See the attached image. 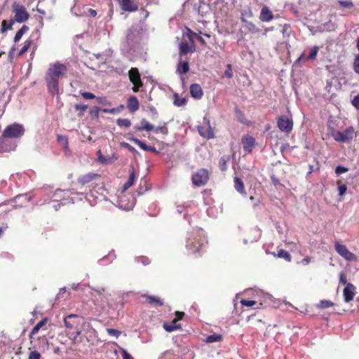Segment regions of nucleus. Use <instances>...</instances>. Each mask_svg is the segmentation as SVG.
Segmentation results:
<instances>
[{
    "mask_svg": "<svg viewBox=\"0 0 359 359\" xmlns=\"http://www.w3.org/2000/svg\"><path fill=\"white\" fill-rule=\"evenodd\" d=\"M64 323L67 329H75L79 325L81 318L78 315L70 314L64 318Z\"/></svg>",
    "mask_w": 359,
    "mask_h": 359,
    "instance_id": "9b49d317",
    "label": "nucleus"
},
{
    "mask_svg": "<svg viewBox=\"0 0 359 359\" xmlns=\"http://www.w3.org/2000/svg\"><path fill=\"white\" fill-rule=\"evenodd\" d=\"M81 95L86 100L95 99V95L90 92H83L81 93Z\"/></svg>",
    "mask_w": 359,
    "mask_h": 359,
    "instance_id": "09e8293b",
    "label": "nucleus"
},
{
    "mask_svg": "<svg viewBox=\"0 0 359 359\" xmlns=\"http://www.w3.org/2000/svg\"><path fill=\"white\" fill-rule=\"evenodd\" d=\"M11 11L14 15L13 18L14 22L22 23L26 22L29 18V14L26 10L25 7L19 2L15 1L13 4Z\"/></svg>",
    "mask_w": 359,
    "mask_h": 359,
    "instance_id": "20e7f679",
    "label": "nucleus"
},
{
    "mask_svg": "<svg viewBox=\"0 0 359 359\" xmlns=\"http://www.w3.org/2000/svg\"><path fill=\"white\" fill-rule=\"evenodd\" d=\"M339 283L346 285L348 283H347L346 278L344 272H341L339 274Z\"/></svg>",
    "mask_w": 359,
    "mask_h": 359,
    "instance_id": "052dcab7",
    "label": "nucleus"
},
{
    "mask_svg": "<svg viewBox=\"0 0 359 359\" xmlns=\"http://www.w3.org/2000/svg\"><path fill=\"white\" fill-rule=\"evenodd\" d=\"M144 31L140 25H136L130 28L126 36V41L121 45V50L123 54L128 53L142 39Z\"/></svg>",
    "mask_w": 359,
    "mask_h": 359,
    "instance_id": "f03ea898",
    "label": "nucleus"
},
{
    "mask_svg": "<svg viewBox=\"0 0 359 359\" xmlns=\"http://www.w3.org/2000/svg\"><path fill=\"white\" fill-rule=\"evenodd\" d=\"M198 132L203 137L210 139L214 137L213 130L211 128L210 121L206 118H203V125L198 127Z\"/></svg>",
    "mask_w": 359,
    "mask_h": 359,
    "instance_id": "9d476101",
    "label": "nucleus"
},
{
    "mask_svg": "<svg viewBox=\"0 0 359 359\" xmlns=\"http://www.w3.org/2000/svg\"><path fill=\"white\" fill-rule=\"evenodd\" d=\"M148 301L150 304L156 303L159 306H162L163 304L161 299L154 296H149L148 297Z\"/></svg>",
    "mask_w": 359,
    "mask_h": 359,
    "instance_id": "49530a36",
    "label": "nucleus"
},
{
    "mask_svg": "<svg viewBox=\"0 0 359 359\" xmlns=\"http://www.w3.org/2000/svg\"><path fill=\"white\" fill-rule=\"evenodd\" d=\"M229 161V156H224L221 157L219 161V166L222 171H225L227 169V162Z\"/></svg>",
    "mask_w": 359,
    "mask_h": 359,
    "instance_id": "2f4dec72",
    "label": "nucleus"
},
{
    "mask_svg": "<svg viewBox=\"0 0 359 359\" xmlns=\"http://www.w3.org/2000/svg\"><path fill=\"white\" fill-rule=\"evenodd\" d=\"M346 186L345 184H341L338 187L339 195L343 196L346 191Z\"/></svg>",
    "mask_w": 359,
    "mask_h": 359,
    "instance_id": "4d7b16f0",
    "label": "nucleus"
},
{
    "mask_svg": "<svg viewBox=\"0 0 359 359\" xmlns=\"http://www.w3.org/2000/svg\"><path fill=\"white\" fill-rule=\"evenodd\" d=\"M173 104L176 107H183L186 105L187 100L185 97H180L177 93L173 95Z\"/></svg>",
    "mask_w": 359,
    "mask_h": 359,
    "instance_id": "bb28decb",
    "label": "nucleus"
},
{
    "mask_svg": "<svg viewBox=\"0 0 359 359\" xmlns=\"http://www.w3.org/2000/svg\"><path fill=\"white\" fill-rule=\"evenodd\" d=\"M241 16L246 18H251L253 16L252 11L250 8L247 7L241 11Z\"/></svg>",
    "mask_w": 359,
    "mask_h": 359,
    "instance_id": "ea45409f",
    "label": "nucleus"
},
{
    "mask_svg": "<svg viewBox=\"0 0 359 359\" xmlns=\"http://www.w3.org/2000/svg\"><path fill=\"white\" fill-rule=\"evenodd\" d=\"M333 303L329 300H322L320 302L318 306L321 309H327L333 306Z\"/></svg>",
    "mask_w": 359,
    "mask_h": 359,
    "instance_id": "c03bdc74",
    "label": "nucleus"
},
{
    "mask_svg": "<svg viewBox=\"0 0 359 359\" xmlns=\"http://www.w3.org/2000/svg\"><path fill=\"white\" fill-rule=\"evenodd\" d=\"M221 339H222V336L220 334H214L208 336L205 339V342H207V343L217 342V341H219L221 340Z\"/></svg>",
    "mask_w": 359,
    "mask_h": 359,
    "instance_id": "f704fd0d",
    "label": "nucleus"
},
{
    "mask_svg": "<svg viewBox=\"0 0 359 359\" xmlns=\"http://www.w3.org/2000/svg\"><path fill=\"white\" fill-rule=\"evenodd\" d=\"M121 9L124 11L134 12L138 8L137 5L132 0H117Z\"/></svg>",
    "mask_w": 359,
    "mask_h": 359,
    "instance_id": "4468645a",
    "label": "nucleus"
},
{
    "mask_svg": "<svg viewBox=\"0 0 359 359\" xmlns=\"http://www.w3.org/2000/svg\"><path fill=\"white\" fill-rule=\"evenodd\" d=\"M280 32L284 37L289 36L291 32L290 26L287 24H285L284 25L282 26Z\"/></svg>",
    "mask_w": 359,
    "mask_h": 359,
    "instance_id": "a19ab883",
    "label": "nucleus"
},
{
    "mask_svg": "<svg viewBox=\"0 0 359 359\" xmlns=\"http://www.w3.org/2000/svg\"><path fill=\"white\" fill-rule=\"evenodd\" d=\"M163 328L169 332H173L175 330H179L181 328L180 325L177 324V320H173L172 322L170 324L168 323H164L163 324Z\"/></svg>",
    "mask_w": 359,
    "mask_h": 359,
    "instance_id": "a878e982",
    "label": "nucleus"
},
{
    "mask_svg": "<svg viewBox=\"0 0 359 359\" xmlns=\"http://www.w3.org/2000/svg\"><path fill=\"white\" fill-rule=\"evenodd\" d=\"M135 180V175L134 170L132 169L130 170V175L128 181L124 184L123 185V191H126L128 189H129L130 187H132L134 184Z\"/></svg>",
    "mask_w": 359,
    "mask_h": 359,
    "instance_id": "cd10ccee",
    "label": "nucleus"
},
{
    "mask_svg": "<svg viewBox=\"0 0 359 359\" xmlns=\"http://www.w3.org/2000/svg\"><path fill=\"white\" fill-rule=\"evenodd\" d=\"M116 123L119 127L126 128H128L131 125L130 121L126 118H118L116 121Z\"/></svg>",
    "mask_w": 359,
    "mask_h": 359,
    "instance_id": "c9c22d12",
    "label": "nucleus"
},
{
    "mask_svg": "<svg viewBox=\"0 0 359 359\" xmlns=\"http://www.w3.org/2000/svg\"><path fill=\"white\" fill-rule=\"evenodd\" d=\"M338 3L343 7L350 8L353 6V2L351 0H339Z\"/></svg>",
    "mask_w": 359,
    "mask_h": 359,
    "instance_id": "a18cd8bd",
    "label": "nucleus"
},
{
    "mask_svg": "<svg viewBox=\"0 0 359 359\" xmlns=\"http://www.w3.org/2000/svg\"><path fill=\"white\" fill-rule=\"evenodd\" d=\"M208 243L202 230L195 229L188 233L186 248L193 254L200 253Z\"/></svg>",
    "mask_w": 359,
    "mask_h": 359,
    "instance_id": "7ed1b4c3",
    "label": "nucleus"
},
{
    "mask_svg": "<svg viewBox=\"0 0 359 359\" xmlns=\"http://www.w3.org/2000/svg\"><path fill=\"white\" fill-rule=\"evenodd\" d=\"M47 322L46 318L42 319L41 321H39L32 330L30 332V337H32L33 335H35L38 333L39 330L46 325Z\"/></svg>",
    "mask_w": 359,
    "mask_h": 359,
    "instance_id": "7c9ffc66",
    "label": "nucleus"
},
{
    "mask_svg": "<svg viewBox=\"0 0 359 359\" xmlns=\"http://www.w3.org/2000/svg\"><path fill=\"white\" fill-rule=\"evenodd\" d=\"M224 75L227 78H231L233 76V72L231 65H227V69L224 72Z\"/></svg>",
    "mask_w": 359,
    "mask_h": 359,
    "instance_id": "6e6d98bb",
    "label": "nucleus"
},
{
    "mask_svg": "<svg viewBox=\"0 0 359 359\" xmlns=\"http://www.w3.org/2000/svg\"><path fill=\"white\" fill-rule=\"evenodd\" d=\"M128 140L130 141L134 142L137 146H139L144 151H151V152L156 153V154L158 153V151L156 150V149L155 147L147 145L144 142H142L141 140H140L137 138L129 137Z\"/></svg>",
    "mask_w": 359,
    "mask_h": 359,
    "instance_id": "dca6fc26",
    "label": "nucleus"
},
{
    "mask_svg": "<svg viewBox=\"0 0 359 359\" xmlns=\"http://www.w3.org/2000/svg\"><path fill=\"white\" fill-rule=\"evenodd\" d=\"M273 14L267 6H264L260 12L259 19L262 22H269L273 19Z\"/></svg>",
    "mask_w": 359,
    "mask_h": 359,
    "instance_id": "f3484780",
    "label": "nucleus"
},
{
    "mask_svg": "<svg viewBox=\"0 0 359 359\" xmlns=\"http://www.w3.org/2000/svg\"><path fill=\"white\" fill-rule=\"evenodd\" d=\"M318 47H317V46L313 47L311 49L309 55L306 57L305 60H311L315 59L316 55H317V54H318Z\"/></svg>",
    "mask_w": 359,
    "mask_h": 359,
    "instance_id": "e433bc0d",
    "label": "nucleus"
},
{
    "mask_svg": "<svg viewBox=\"0 0 359 359\" xmlns=\"http://www.w3.org/2000/svg\"><path fill=\"white\" fill-rule=\"evenodd\" d=\"M347 171H348V169L346 168L341 166V165H338L335 168V172L338 175H341L342 173H344V172H346Z\"/></svg>",
    "mask_w": 359,
    "mask_h": 359,
    "instance_id": "3c124183",
    "label": "nucleus"
},
{
    "mask_svg": "<svg viewBox=\"0 0 359 359\" xmlns=\"http://www.w3.org/2000/svg\"><path fill=\"white\" fill-rule=\"evenodd\" d=\"M278 127L281 131L290 132L293 127L292 120L284 116H280L278 120Z\"/></svg>",
    "mask_w": 359,
    "mask_h": 359,
    "instance_id": "f8f14e48",
    "label": "nucleus"
},
{
    "mask_svg": "<svg viewBox=\"0 0 359 359\" xmlns=\"http://www.w3.org/2000/svg\"><path fill=\"white\" fill-rule=\"evenodd\" d=\"M32 44V40H27L25 41V43H24V46L23 47L20 49V50L19 51L18 53V55H23L25 52H27V50H28V48H29V46H31Z\"/></svg>",
    "mask_w": 359,
    "mask_h": 359,
    "instance_id": "79ce46f5",
    "label": "nucleus"
},
{
    "mask_svg": "<svg viewBox=\"0 0 359 359\" xmlns=\"http://www.w3.org/2000/svg\"><path fill=\"white\" fill-rule=\"evenodd\" d=\"M127 107L130 112L138 110L140 104L137 98L135 96L130 97L128 100Z\"/></svg>",
    "mask_w": 359,
    "mask_h": 359,
    "instance_id": "412c9836",
    "label": "nucleus"
},
{
    "mask_svg": "<svg viewBox=\"0 0 359 359\" xmlns=\"http://www.w3.org/2000/svg\"><path fill=\"white\" fill-rule=\"evenodd\" d=\"M241 304L243 306L250 307L255 306L256 304V302L252 300L242 299L241 301Z\"/></svg>",
    "mask_w": 359,
    "mask_h": 359,
    "instance_id": "de8ad7c7",
    "label": "nucleus"
},
{
    "mask_svg": "<svg viewBox=\"0 0 359 359\" xmlns=\"http://www.w3.org/2000/svg\"><path fill=\"white\" fill-rule=\"evenodd\" d=\"M103 55V61L105 62L109 57L112 55V50L111 49L107 50L105 52L102 53Z\"/></svg>",
    "mask_w": 359,
    "mask_h": 359,
    "instance_id": "13d9d810",
    "label": "nucleus"
},
{
    "mask_svg": "<svg viewBox=\"0 0 359 359\" xmlns=\"http://www.w3.org/2000/svg\"><path fill=\"white\" fill-rule=\"evenodd\" d=\"M245 28L252 34L259 32L260 29L252 22H246Z\"/></svg>",
    "mask_w": 359,
    "mask_h": 359,
    "instance_id": "72a5a7b5",
    "label": "nucleus"
},
{
    "mask_svg": "<svg viewBox=\"0 0 359 359\" xmlns=\"http://www.w3.org/2000/svg\"><path fill=\"white\" fill-rule=\"evenodd\" d=\"M189 32L191 34H193V35H194L195 36H196V37H197V39H198V40L201 43V44H203V45H205V40H204V39H203L201 36H198V35H197L196 34H193V33L191 32V30H190V29H189Z\"/></svg>",
    "mask_w": 359,
    "mask_h": 359,
    "instance_id": "0e129e2a",
    "label": "nucleus"
},
{
    "mask_svg": "<svg viewBox=\"0 0 359 359\" xmlns=\"http://www.w3.org/2000/svg\"><path fill=\"white\" fill-rule=\"evenodd\" d=\"M98 156L97 161L102 164H109L116 161L118 158L115 154H112L111 156H104L101 150H98L97 152Z\"/></svg>",
    "mask_w": 359,
    "mask_h": 359,
    "instance_id": "2eb2a0df",
    "label": "nucleus"
},
{
    "mask_svg": "<svg viewBox=\"0 0 359 359\" xmlns=\"http://www.w3.org/2000/svg\"><path fill=\"white\" fill-rule=\"evenodd\" d=\"M121 146L123 147L127 148L129 151H130L133 153H137V150L133 146H131L130 144L127 142H122Z\"/></svg>",
    "mask_w": 359,
    "mask_h": 359,
    "instance_id": "5fc2aeb1",
    "label": "nucleus"
},
{
    "mask_svg": "<svg viewBox=\"0 0 359 359\" xmlns=\"http://www.w3.org/2000/svg\"><path fill=\"white\" fill-rule=\"evenodd\" d=\"M14 23L15 22L14 20L13 19H10L9 20H4L1 22V27L0 30L1 33L4 34L8 30L11 29Z\"/></svg>",
    "mask_w": 359,
    "mask_h": 359,
    "instance_id": "393cba45",
    "label": "nucleus"
},
{
    "mask_svg": "<svg viewBox=\"0 0 359 359\" xmlns=\"http://www.w3.org/2000/svg\"><path fill=\"white\" fill-rule=\"evenodd\" d=\"M191 95L196 99H201L203 95V90L199 84L194 83L190 86Z\"/></svg>",
    "mask_w": 359,
    "mask_h": 359,
    "instance_id": "6ab92c4d",
    "label": "nucleus"
},
{
    "mask_svg": "<svg viewBox=\"0 0 359 359\" xmlns=\"http://www.w3.org/2000/svg\"><path fill=\"white\" fill-rule=\"evenodd\" d=\"M354 133V128L350 126L346 128L344 132L332 130L330 135L338 142H348L353 139Z\"/></svg>",
    "mask_w": 359,
    "mask_h": 359,
    "instance_id": "39448f33",
    "label": "nucleus"
},
{
    "mask_svg": "<svg viewBox=\"0 0 359 359\" xmlns=\"http://www.w3.org/2000/svg\"><path fill=\"white\" fill-rule=\"evenodd\" d=\"M95 292L99 295L102 302H106L107 306L97 302V306H100L104 311L109 313V309H113L112 300L111 294L106 292L104 288L95 289Z\"/></svg>",
    "mask_w": 359,
    "mask_h": 359,
    "instance_id": "423d86ee",
    "label": "nucleus"
},
{
    "mask_svg": "<svg viewBox=\"0 0 359 359\" xmlns=\"http://www.w3.org/2000/svg\"><path fill=\"white\" fill-rule=\"evenodd\" d=\"M208 179V172L205 169H201L192 175V182L196 186L205 184Z\"/></svg>",
    "mask_w": 359,
    "mask_h": 359,
    "instance_id": "1a4fd4ad",
    "label": "nucleus"
},
{
    "mask_svg": "<svg viewBox=\"0 0 359 359\" xmlns=\"http://www.w3.org/2000/svg\"><path fill=\"white\" fill-rule=\"evenodd\" d=\"M278 257L283 258L287 261H290L291 256L290 254L284 250H280L278 253Z\"/></svg>",
    "mask_w": 359,
    "mask_h": 359,
    "instance_id": "58836bf2",
    "label": "nucleus"
},
{
    "mask_svg": "<svg viewBox=\"0 0 359 359\" xmlns=\"http://www.w3.org/2000/svg\"><path fill=\"white\" fill-rule=\"evenodd\" d=\"M335 250L339 255H340L343 258H344L347 261L350 262H356L357 257L353 253L350 252L347 248L342 244L339 243H336L335 244Z\"/></svg>",
    "mask_w": 359,
    "mask_h": 359,
    "instance_id": "6e6552de",
    "label": "nucleus"
},
{
    "mask_svg": "<svg viewBox=\"0 0 359 359\" xmlns=\"http://www.w3.org/2000/svg\"><path fill=\"white\" fill-rule=\"evenodd\" d=\"M107 334L109 335H110L111 337H114L116 339H118V337L121 334V332L120 331H118L117 330H115V329H113V328H107Z\"/></svg>",
    "mask_w": 359,
    "mask_h": 359,
    "instance_id": "37998d69",
    "label": "nucleus"
},
{
    "mask_svg": "<svg viewBox=\"0 0 359 359\" xmlns=\"http://www.w3.org/2000/svg\"><path fill=\"white\" fill-rule=\"evenodd\" d=\"M128 75L132 83H138L141 81L140 75L137 68H131L128 72Z\"/></svg>",
    "mask_w": 359,
    "mask_h": 359,
    "instance_id": "b1692460",
    "label": "nucleus"
},
{
    "mask_svg": "<svg viewBox=\"0 0 359 359\" xmlns=\"http://www.w3.org/2000/svg\"><path fill=\"white\" fill-rule=\"evenodd\" d=\"M25 133V129L22 125L19 123H13L7 126L2 134L0 139V151H10L15 150L16 144L13 143L8 146V139L11 138H20Z\"/></svg>",
    "mask_w": 359,
    "mask_h": 359,
    "instance_id": "f257e3e1",
    "label": "nucleus"
},
{
    "mask_svg": "<svg viewBox=\"0 0 359 359\" xmlns=\"http://www.w3.org/2000/svg\"><path fill=\"white\" fill-rule=\"evenodd\" d=\"M355 287L351 284L348 283L343 291V296L346 302H349L353 299L355 294Z\"/></svg>",
    "mask_w": 359,
    "mask_h": 359,
    "instance_id": "ddd939ff",
    "label": "nucleus"
},
{
    "mask_svg": "<svg viewBox=\"0 0 359 359\" xmlns=\"http://www.w3.org/2000/svg\"><path fill=\"white\" fill-rule=\"evenodd\" d=\"M23 34H22L20 30H18L14 37L15 42L20 41V39L22 38V36H23Z\"/></svg>",
    "mask_w": 359,
    "mask_h": 359,
    "instance_id": "e2e57ef3",
    "label": "nucleus"
},
{
    "mask_svg": "<svg viewBox=\"0 0 359 359\" xmlns=\"http://www.w3.org/2000/svg\"><path fill=\"white\" fill-rule=\"evenodd\" d=\"M191 50V47L187 42H181L180 44V55H187Z\"/></svg>",
    "mask_w": 359,
    "mask_h": 359,
    "instance_id": "473e14b6",
    "label": "nucleus"
},
{
    "mask_svg": "<svg viewBox=\"0 0 359 359\" xmlns=\"http://www.w3.org/2000/svg\"><path fill=\"white\" fill-rule=\"evenodd\" d=\"M40 353L36 351H34L30 352L28 359H40Z\"/></svg>",
    "mask_w": 359,
    "mask_h": 359,
    "instance_id": "603ef678",
    "label": "nucleus"
},
{
    "mask_svg": "<svg viewBox=\"0 0 359 359\" xmlns=\"http://www.w3.org/2000/svg\"><path fill=\"white\" fill-rule=\"evenodd\" d=\"M175 314H176V319L175 320L177 321L179 320H181L183 318L184 315V313L183 312H180V311H177L175 313Z\"/></svg>",
    "mask_w": 359,
    "mask_h": 359,
    "instance_id": "774afa93",
    "label": "nucleus"
},
{
    "mask_svg": "<svg viewBox=\"0 0 359 359\" xmlns=\"http://www.w3.org/2000/svg\"><path fill=\"white\" fill-rule=\"evenodd\" d=\"M47 82V86L48 91L52 94H57L59 88H58V81L55 79L46 78Z\"/></svg>",
    "mask_w": 359,
    "mask_h": 359,
    "instance_id": "a211bd4d",
    "label": "nucleus"
},
{
    "mask_svg": "<svg viewBox=\"0 0 359 359\" xmlns=\"http://www.w3.org/2000/svg\"><path fill=\"white\" fill-rule=\"evenodd\" d=\"M97 176L96 174L94 173H88L85 175H83L79 178V182L81 184L84 185L90 182H91L95 177Z\"/></svg>",
    "mask_w": 359,
    "mask_h": 359,
    "instance_id": "c756f323",
    "label": "nucleus"
},
{
    "mask_svg": "<svg viewBox=\"0 0 359 359\" xmlns=\"http://www.w3.org/2000/svg\"><path fill=\"white\" fill-rule=\"evenodd\" d=\"M351 103L356 109L359 110V94L353 97Z\"/></svg>",
    "mask_w": 359,
    "mask_h": 359,
    "instance_id": "864d4df0",
    "label": "nucleus"
},
{
    "mask_svg": "<svg viewBox=\"0 0 359 359\" xmlns=\"http://www.w3.org/2000/svg\"><path fill=\"white\" fill-rule=\"evenodd\" d=\"M95 99L97 103L99 104H104L106 102V98L104 97H96Z\"/></svg>",
    "mask_w": 359,
    "mask_h": 359,
    "instance_id": "69168bd1",
    "label": "nucleus"
},
{
    "mask_svg": "<svg viewBox=\"0 0 359 359\" xmlns=\"http://www.w3.org/2000/svg\"><path fill=\"white\" fill-rule=\"evenodd\" d=\"M353 69L355 73L359 74V54L355 57L354 60Z\"/></svg>",
    "mask_w": 359,
    "mask_h": 359,
    "instance_id": "8fccbe9b",
    "label": "nucleus"
},
{
    "mask_svg": "<svg viewBox=\"0 0 359 359\" xmlns=\"http://www.w3.org/2000/svg\"><path fill=\"white\" fill-rule=\"evenodd\" d=\"M88 105L86 104H75L74 106V108L76 111H78L79 113V115L80 116H82L84 114V112L87 110L88 109Z\"/></svg>",
    "mask_w": 359,
    "mask_h": 359,
    "instance_id": "4c0bfd02",
    "label": "nucleus"
},
{
    "mask_svg": "<svg viewBox=\"0 0 359 359\" xmlns=\"http://www.w3.org/2000/svg\"><path fill=\"white\" fill-rule=\"evenodd\" d=\"M242 143L244 150L250 153L255 145V139L252 137L247 136L242 139Z\"/></svg>",
    "mask_w": 359,
    "mask_h": 359,
    "instance_id": "aec40b11",
    "label": "nucleus"
},
{
    "mask_svg": "<svg viewBox=\"0 0 359 359\" xmlns=\"http://www.w3.org/2000/svg\"><path fill=\"white\" fill-rule=\"evenodd\" d=\"M67 72L65 65L60 63L51 65L48 69L46 77L50 79H55L58 81V79L64 75Z\"/></svg>",
    "mask_w": 359,
    "mask_h": 359,
    "instance_id": "0eeeda50",
    "label": "nucleus"
},
{
    "mask_svg": "<svg viewBox=\"0 0 359 359\" xmlns=\"http://www.w3.org/2000/svg\"><path fill=\"white\" fill-rule=\"evenodd\" d=\"M123 359H133L132 356L126 351L123 350Z\"/></svg>",
    "mask_w": 359,
    "mask_h": 359,
    "instance_id": "338daca9",
    "label": "nucleus"
},
{
    "mask_svg": "<svg viewBox=\"0 0 359 359\" xmlns=\"http://www.w3.org/2000/svg\"><path fill=\"white\" fill-rule=\"evenodd\" d=\"M137 260V262H140L143 265H148L150 263L149 258L146 257H140Z\"/></svg>",
    "mask_w": 359,
    "mask_h": 359,
    "instance_id": "bf43d9fd",
    "label": "nucleus"
},
{
    "mask_svg": "<svg viewBox=\"0 0 359 359\" xmlns=\"http://www.w3.org/2000/svg\"><path fill=\"white\" fill-rule=\"evenodd\" d=\"M233 181L235 189L243 196H246L247 193L245 190L244 184L242 180L239 177H235Z\"/></svg>",
    "mask_w": 359,
    "mask_h": 359,
    "instance_id": "4be33fe9",
    "label": "nucleus"
},
{
    "mask_svg": "<svg viewBox=\"0 0 359 359\" xmlns=\"http://www.w3.org/2000/svg\"><path fill=\"white\" fill-rule=\"evenodd\" d=\"M134 128L137 131H151L154 129V126L145 119H142L141 121V126H136L134 127Z\"/></svg>",
    "mask_w": 359,
    "mask_h": 359,
    "instance_id": "5701e85b",
    "label": "nucleus"
},
{
    "mask_svg": "<svg viewBox=\"0 0 359 359\" xmlns=\"http://www.w3.org/2000/svg\"><path fill=\"white\" fill-rule=\"evenodd\" d=\"M189 70L188 62L180 61L177 65V72L180 74H187Z\"/></svg>",
    "mask_w": 359,
    "mask_h": 359,
    "instance_id": "c85d7f7f",
    "label": "nucleus"
},
{
    "mask_svg": "<svg viewBox=\"0 0 359 359\" xmlns=\"http://www.w3.org/2000/svg\"><path fill=\"white\" fill-rule=\"evenodd\" d=\"M133 83L134 86L133 87L132 90H133V92H135V93L138 92V91H139V89H140V88L142 86V81H140V82H138V83H136V82H135V83Z\"/></svg>",
    "mask_w": 359,
    "mask_h": 359,
    "instance_id": "680f3d73",
    "label": "nucleus"
}]
</instances>
